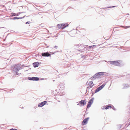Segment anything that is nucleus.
<instances>
[{"instance_id": "5701e85b", "label": "nucleus", "mask_w": 130, "mask_h": 130, "mask_svg": "<svg viewBox=\"0 0 130 130\" xmlns=\"http://www.w3.org/2000/svg\"><path fill=\"white\" fill-rule=\"evenodd\" d=\"M127 27V28H128V27H130V26Z\"/></svg>"}, {"instance_id": "ddd939ff", "label": "nucleus", "mask_w": 130, "mask_h": 130, "mask_svg": "<svg viewBox=\"0 0 130 130\" xmlns=\"http://www.w3.org/2000/svg\"><path fill=\"white\" fill-rule=\"evenodd\" d=\"M117 61H111L110 62V64H115V63H116L117 62H118Z\"/></svg>"}, {"instance_id": "a211bd4d", "label": "nucleus", "mask_w": 130, "mask_h": 130, "mask_svg": "<svg viewBox=\"0 0 130 130\" xmlns=\"http://www.w3.org/2000/svg\"><path fill=\"white\" fill-rule=\"evenodd\" d=\"M54 48H56L57 49V48H58V46H54Z\"/></svg>"}, {"instance_id": "b1692460", "label": "nucleus", "mask_w": 130, "mask_h": 130, "mask_svg": "<svg viewBox=\"0 0 130 130\" xmlns=\"http://www.w3.org/2000/svg\"><path fill=\"white\" fill-rule=\"evenodd\" d=\"M91 47H92V46H90V48H91Z\"/></svg>"}, {"instance_id": "9b49d317", "label": "nucleus", "mask_w": 130, "mask_h": 130, "mask_svg": "<svg viewBox=\"0 0 130 130\" xmlns=\"http://www.w3.org/2000/svg\"><path fill=\"white\" fill-rule=\"evenodd\" d=\"M39 64V63L38 62H36L33 63L34 66L35 67H38Z\"/></svg>"}, {"instance_id": "aec40b11", "label": "nucleus", "mask_w": 130, "mask_h": 130, "mask_svg": "<svg viewBox=\"0 0 130 130\" xmlns=\"http://www.w3.org/2000/svg\"><path fill=\"white\" fill-rule=\"evenodd\" d=\"M29 22H26V24H29Z\"/></svg>"}, {"instance_id": "0eeeda50", "label": "nucleus", "mask_w": 130, "mask_h": 130, "mask_svg": "<svg viewBox=\"0 0 130 130\" xmlns=\"http://www.w3.org/2000/svg\"><path fill=\"white\" fill-rule=\"evenodd\" d=\"M104 74V73L103 72H100L98 73H96L95 75V77H99L100 76H101V75H103Z\"/></svg>"}, {"instance_id": "f3484780", "label": "nucleus", "mask_w": 130, "mask_h": 130, "mask_svg": "<svg viewBox=\"0 0 130 130\" xmlns=\"http://www.w3.org/2000/svg\"><path fill=\"white\" fill-rule=\"evenodd\" d=\"M32 77H29L28 78V79L29 80H32Z\"/></svg>"}, {"instance_id": "39448f33", "label": "nucleus", "mask_w": 130, "mask_h": 130, "mask_svg": "<svg viewBox=\"0 0 130 130\" xmlns=\"http://www.w3.org/2000/svg\"><path fill=\"white\" fill-rule=\"evenodd\" d=\"M89 118H88L85 119L83 121L82 123V125H86L88 123Z\"/></svg>"}, {"instance_id": "6ab92c4d", "label": "nucleus", "mask_w": 130, "mask_h": 130, "mask_svg": "<svg viewBox=\"0 0 130 130\" xmlns=\"http://www.w3.org/2000/svg\"><path fill=\"white\" fill-rule=\"evenodd\" d=\"M10 130H18L17 129H13L12 128L11 129H10Z\"/></svg>"}, {"instance_id": "7ed1b4c3", "label": "nucleus", "mask_w": 130, "mask_h": 130, "mask_svg": "<svg viewBox=\"0 0 130 130\" xmlns=\"http://www.w3.org/2000/svg\"><path fill=\"white\" fill-rule=\"evenodd\" d=\"M86 104V102L85 100H82L79 102V103L77 105H80L82 106H84Z\"/></svg>"}, {"instance_id": "dca6fc26", "label": "nucleus", "mask_w": 130, "mask_h": 130, "mask_svg": "<svg viewBox=\"0 0 130 130\" xmlns=\"http://www.w3.org/2000/svg\"><path fill=\"white\" fill-rule=\"evenodd\" d=\"M118 62H116L115 63V65L116 66H119L120 64V63H119V62L120 61H117Z\"/></svg>"}, {"instance_id": "f8f14e48", "label": "nucleus", "mask_w": 130, "mask_h": 130, "mask_svg": "<svg viewBox=\"0 0 130 130\" xmlns=\"http://www.w3.org/2000/svg\"><path fill=\"white\" fill-rule=\"evenodd\" d=\"M93 83L91 81H90L89 82V83L88 85L89 86V87L90 88L92 87L93 85Z\"/></svg>"}, {"instance_id": "20e7f679", "label": "nucleus", "mask_w": 130, "mask_h": 130, "mask_svg": "<svg viewBox=\"0 0 130 130\" xmlns=\"http://www.w3.org/2000/svg\"><path fill=\"white\" fill-rule=\"evenodd\" d=\"M47 103V102L46 101H45L39 103L38 105V106L39 107H41L46 104Z\"/></svg>"}, {"instance_id": "f03ea898", "label": "nucleus", "mask_w": 130, "mask_h": 130, "mask_svg": "<svg viewBox=\"0 0 130 130\" xmlns=\"http://www.w3.org/2000/svg\"><path fill=\"white\" fill-rule=\"evenodd\" d=\"M93 100L94 99L93 98H92V99L89 100V101L88 102V104L87 105V108H88L90 107L91 104L93 102Z\"/></svg>"}, {"instance_id": "423d86ee", "label": "nucleus", "mask_w": 130, "mask_h": 130, "mask_svg": "<svg viewBox=\"0 0 130 130\" xmlns=\"http://www.w3.org/2000/svg\"><path fill=\"white\" fill-rule=\"evenodd\" d=\"M112 108L111 106L109 105H107L102 107V110Z\"/></svg>"}, {"instance_id": "1a4fd4ad", "label": "nucleus", "mask_w": 130, "mask_h": 130, "mask_svg": "<svg viewBox=\"0 0 130 130\" xmlns=\"http://www.w3.org/2000/svg\"><path fill=\"white\" fill-rule=\"evenodd\" d=\"M105 85H103L97 88L95 90V92H97L102 89L105 86Z\"/></svg>"}, {"instance_id": "6e6552de", "label": "nucleus", "mask_w": 130, "mask_h": 130, "mask_svg": "<svg viewBox=\"0 0 130 130\" xmlns=\"http://www.w3.org/2000/svg\"><path fill=\"white\" fill-rule=\"evenodd\" d=\"M42 55L43 56H50L51 55L48 52L43 53L42 54Z\"/></svg>"}, {"instance_id": "2eb2a0df", "label": "nucleus", "mask_w": 130, "mask_h": 130, "mask_svg": "<svg viewBox=\"0 0 130 130\" xmlns=\"http://www.w3.org/2000/svg\"><path fill=\"white\" fill-rule=\"evenodd\" d=\"M24 17V16L23 17H20V18H17V17H15L13 18V19L15 20L16 19H21L23 18Z\"/></svg>"}, {"instance_id": "4468645a", "label": "nucleus", "mask_w": 130, "mask_h": 130, "mask_svg": "<svg viewBox=\"0 0 130 130\" xmlns=\"http://www.w3.org/2000/svg\"><path fill=\"white\" fill-rule=\"evenodd\" d=\"M32 80H39V78L38 77H32Z\"/></svg>"}, {"instance_id": "412c9836", "label": "nucleus", "mask_w": 130, "mask_h": 130, "mask_svg": "<svg viewBox=\"0 0 130 130\" xmlns=\"http://www.w3.org/2000/svg\"><path fill=\"white\" fill-rule=\"evenodd\" d=\"M115 7V6H113L111 7Z\"/></svg>"}, {"instance_id": "4be33fe9", "label": "nucleus", "mask_w": 130, "mask_h": 130, "mask_svg": "<svg viewBox=\"0 0 130 130\" xmlns=\"http://www.w3.org/2000/svg\"><path fill=\"white\" fill-rule=\"evenodd\" d=\"M14 15V16H15V14L14 13V15Z\"/></svg>"}, {"instance_id": "f257e3e1", "label": "nucleus", "mask_w": 130, "mask_h": 130, "mask_svg": "<svg viewBox=\"0 0 130 130\" xmlns=\"http://www.w3.org/2000/svg\"><path fill=\"white\" fill-rule=\"evenodd\" d=\"M69 24L67 23L66 24H60L57 25V26L59 29H63L65 27L68 26Z\"/></svg>"}, {"instance_id": "9d476101", "label": "nucleus", "mask_w": 130, "mask_h": 130, "mask_svg": "<svg viewBox=\"0 0 130 130\" xmlns=\"http://www.w3.org/2000/svg\"><path fill=\"white\" fill-rule=\"evenodd\" d=\"M21 68V67H20L17 66L16 65H15V66H14V70L15 71H18Z\"/></svg>"}]
</instances>
